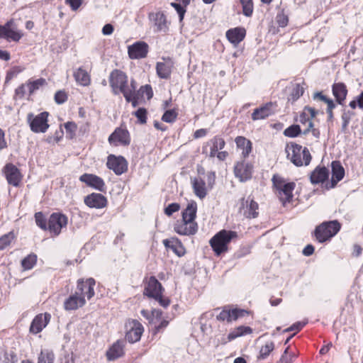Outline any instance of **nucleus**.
<instances>
[{"label": "nucleus", "mask_w": 363, "mask_h": 363, "mask_svg": "<svg viewBox=\"0 0 363 363\" xmlns=\"http://www.w3.org/2000/svg\"><path fill=\"white\" fill-rule=\"evenodd\" d=\"M286 152L287 158L297 167L307 166L311 162V155L307 147L303 148L300 145L291 143L286 145Z\"/></svg>", "instance_id": "1"}, {"label": "nucleus", "mask_w": 363, "mask_h": 363, "mask_svg": "<svg viewBox=\"0 0 363 363\" xmlns=\"http://www.w3.org/2000/svg\"><path fill=\"white\" fill-rule=\"evenodd\" d=\"M237 237L235 231L222 230L210 240L209 243L216 255L219 256L228 251V244Z\"/></svg>", "instance_id": "2"}, {"label": "nucleus", "mask_w": 363, "mask_h": 363, "mask_svg": "<svg viewBox=\"0 0 363 363\" xmlns=\"http://www.w3.org/2000/svg\"><path fill=\"white\" fill-rule=\"evenodd\" d=\"M340 228V223L336 220L325 221L315 228L314 235L319 242L323 243L335 236Z\"/></svg>", "instance_id": "3"}, {"label": "nucleus", "mask_w": 363, "mask_h": 363, "mask_svg": "<svg viewBox=\"0 0 363 363\" xmlns=\"http://www.w3.org/2000/svg\"><path fill=\"white\" fill-rule=\"evenodd\" d=\"M48 116L49 113L47 111L42 112L36 116L32 113H28L27 121L30 125V130L36 133H45L49 128V124L48 123Z\"/></svg>", "instance_id": "4"}, {"label": "nucleus", "mask_w": 363, "mask_h": 363, "mask_svg": "<svg viewBox=\"0 0 363 363\" xmlns=\"http://www.w3.org/2000/svg\"><path fill=\"white\" fill-rule=\"evenodd\" d=\"M109 84L115 95L127 88L128 77L119 69H113L109 76Z\"/></svg>", "instance_id": "5"}, {"label": "nucleus", "mask_w": 363, "mask_h": 363, "mask_svg": "<svg viewBox=\"0 0 363 363\" xmlns=\"http://www.w3.org/2000/svg\"><path fill=\"white\" fill-rule=\"evenodd\" d=\"M239 211L247 219L257 218L259 216V204L250 196L242 198Z\"/></svg>", "instance_id": "6"}, {"label": "nucleus", "mask_w": 363, "mask_h": 363, "mask_svg": "<svg viewBox=\"0 0 363 363\" xmlns=\"http://www.w3.org/2000/svg\"><path fill=\"white\" fill-rule=\"evenodd\" d=\"M108 140L113 146H128L130 143V133L125 128L120 126L109 135Z\"/></svg>", "instance_id": "7"}, {"label": "nucleus", "mask_w": 363, "mask_h": 363, "mask_svg": "<svg viewBox=\"0 0 363 363\" xmlns=\"http://www.w3.org/2000/svg\"><path fill=\"white\" fill-rule=\"evenodd\" d=\"M22 36L23 33L21 31L17 30L13 19L7 21L3 26L0 25V38H3L8 41L13 40L18 42Z\"/></svg>", "instance_id": "8"}, {"label": "nucleus", "mask_w": 363, "mask_h": 363, "mask_svg": "<svg viewBox=\"0 0 363 363\" xmlns=\"http://www.w3.org/2000/svg\"><path fill=\"white\" fill-rule=\"evenodd\" d=\"M67 224V217L60 213H53L48 220V229L54 235H58Z\"/></svg>", "instance_id": "9"}, {"label": "nucleus", "mask_w": 363, "mask_h": 363, "mask_svg": "<svg viewBox=\"0 0 363 363\" xmlns=\"http://www.w3.org/2000/svg\"><path fill=\"white\" fill-rule=\"evenodd\" d=\"M106 166L116 175H121L128 169V162L123 156L110 155L107 158Z\"/></svg>", "instance_id": "10"}, {"label": "nucleus", "mask_w": 363, "mask_h": 363, "mask_svg": "<svg viewBox=\"0 0 363 363\" xmlns=\"http://www.w3.org/2000/svg\"><path fill=\"white\" fill-rule=\"evenodd\" d=\"M2 172L9 184L16 187L19 186L23 176L16 166L12 163H8L4 167Z\"/></svg>", "instance_id": "11"}, {"label": "nucleus", "mask_w": 363, "mask_h": 363, "mask_svg": "<svg viewBox=\"0 0 363 363\" xmlns=\"http://www.w3.org/2000/svg\"><path fill=\"white\" fill-rule=\"evenodd\" d=\"M174 230L180 235L191 236L197 233L198 224L196 222L177 220L174 225Z\"/></svg>", "instance_id": "12"}, {"label": "nucleus", "mask_w": 363, "mask_h": 363, "mask_svg": "<svg viewBox=\"0 0 363 363\" xmlns=\"http://www.w3.org/2000/svg\"><path fill=\"white\" fill-rule=\"evenodd\" d=\"M96 281L93 278H89L86 281L80 279L77 281L76 291L79 295L86 297L88 300L91 298L94 295V286Z\"/></svg>", "instance_id": "13"}, {"label": "nucleus", "mask_w": 363, "mask_h": 363, "mask_svg": "<svg viewBox=\"0 0 363 363\" xmlns=\"http://www.w3.org/2000/svg\"><path fill=\"white\" fill-rule=\"evenodd\" d=\"M162 284L155 277L152 276L145 284L143 294L145 296L155 298L160 297V295L162 294Z\"/></svg>", "instance_id": "14"}, {"label": "nucleus", "mask_w": 363, "mask_h": 363, "mask_svg": "<svg viewBox=\"0 0 363 363\" xmlns=\"http://www.w3.org/2000/svg\"><path fill=\"white\" fill-rule=\"evenodd\" d=\"M130 328L125 334V339L130 343L139 341L144 331L143 325L137 320L129 323Z\"/></svg>", "instance_id": "15"}, {"label": "nucleus", "mask_w": 363, "mask_h": 363, "mask_svg": "<svg viewBox=\"0 0 363 363\" xmlns=\"http://www.w3.org/2000/svg\"><path fill=\"white\" fill-rule=\"evenodd\" d=\"M148 45L143 41H138L128 46V52L130 59H141L148 53Z\"/></svg>", "instance_id": "16"}, {"label": "nucleus", "mask_w": 363, "mask_h": 363, "mask_svg": "<svg viewBox=\"0 0 363 363\" xmlns=\"http://www.w3.org/2000/svg\"><path fill=\"white\" fill-rule=\"evenodd\" d=\"M79 180L87 186L94 188L99 191L104 192L106 190V185L104 180L92 174H84L80 176Z\"/></svg>", "instance_id": "17"}, {"label": "nucleus", "mask_w": 363, "mask_h": 363, "mask_svg": "<svg viewBox=\"0 0 363 363\" xmlns=\"http://www.w3.org/2000/svg\"><path fill=\"white\" fill-rule=\"evenodd\" d=\"M150 20L153 23L155 30L166 33L169 29L167 17L163 12L152 13L149 16Z\"/></svg>", "instance_id": "18"}, {"label": "nucleus", "mask_w": 363, "mask_h": 363, "mask_svg": "<svg viewBox=\"0 0 363 363\" xmlns=\"http://www.w3.org/2000/svg\"><path fill=\"white\" fill-rule=\"evenodd\" d=\"M234 173L240 182H245L252 177V166L244 162H238L234 167Z\"/></svg>", "instance_id": "19"}, {"label": "nucleus", "mask_w": 363, "mask_h": 363, "mask_svg": "<svg viewBox=\"0 0 363 363\" xmlns=\"http://www.w3.org/2000/svg\"><path fill=\"white\" fill-rule=\"evenodd\" d=\"M276 105L272 102H268L264 106L255 108L252 113L253 121L263 120L272 116L275 112Z\"/></svg>", "instance_id": "20"}, {"label": "nucleus", "mask_w": 363, "mask_h": 363, "mask_svg": "<svg viewBox=\"0 0 363 363\" xmlns=\"http://www.w3.org/2000/svg\"><path fill=\"white\" fill-rule=\"evenodd\" d=\"M84 201L89 208H103L107 204L106 198L99 193H92L84 197Z\"/></svg>", "instance_id": "21"}, {"label": "nucleus", "mask_w": 363, "mask_h": 363, "mask_svg": "<svg viewBox=\"0 0 363 363\" xmlns=\"http://www.w3.org/2000/svg\"><path fill=\"white\" fill-rule=\"evenodd\" d=\"M86 303V299L83 296L75 291L74 294L70 295L64 302V308L66 311H74L82 307Z\"/></svg>", "instance_id": "22"}, {"label": "nucleus", "mask_w": 363, "mask_h": 363, "mask_svg": "<svg viewBox=\"0 0 363 363\" xmlns=\"http://www.w3.org/2000/svg\"><path fill=\"white\" fill-rule=\"evenodd\" d=\"M50 318V314L48 313L36 315L30 324V332L33 334L41 332L49 323Z\"/></svg>", "instance_id": "23"}, {"label": "nucleus", "mask_w": 363, "mask_h": 363, "mask_svg": "<svg viewBox=\"0 0 363 363\" xmlns=\"http://www.w3.org/2000/svg\"><path fill=\"white\" fill-rule=\"evenodd\" d=\"M173 62L169 58H163L162 62H157L156 64V72L160 79H169L173 67Z\"/></svg>", "instance_id": "24"}, {"label": "nucleus", "mask_w": 363, "mask_h": 363, "mask_svg": "<svg viewBox=\"0 0 363 363\" xmlns=\"http://www.w3.org/2000/svg\"><path fill=\"white\" fill-rule=\"evenodd\" d=\"M125 341L117 340L114 342L106 352V357L109 361H114L125 354L124 352Z\"/></svg>", "instance_id": "25"}, {"label": "nucleus", "mask_w": 363, "mask_h": 363, "mask_svg": "<svg viewBox=\"0 0 363 363\" xmlns=\"http://www.w3.org/2000/svg\"><path fill=\"white\" fill-rule=\"evenodd\" d=\"M245 313V310L240 309H227L224 308L219 314L216 315V318L220 321L231 322L237 320L238 318L243 316Z\"/></svg>", "instance_id": "26"}, {"label": "nucleus", "mask_w": 363, "mask_h": 363, "mask_svg": "<svg viewBox=\"0 0 363 363\" xmlns=\"http://www.w3.org/2000/svg\"><path fill=\"white\" fill-rule=\"evenodd\" d=\"M329 170L324 166H318L311 173L310 181L313 184L323 183L328 179Z\"/></svg>", "instance_id": "27"}, {"label": "nucleus", "mask_w": 363, "mask_h": 363, "mask_svg": "<svg viewBox=\"0 0 363 363\" xmlns=\"http://www.w3.org/2000/svg\"><path fill=\"white\" fill-rule=\"evenodd\" d=\"M296 184L294 182H288L281 189L277 190L280 201L285 205L289 203L293 198V191L294 190Z\"/></svg>", "instance_id": "28"}, {"label": "nucleus", "mask_w": 363, "mask_h": 363, "mask_svg": "<svg viewBox=\"0 0 363 363\" xmlns=\"http://www.w3.org/2000/svg\"><path fill=\"white\" fill-rule=\"evenodd\" d=\"M333 94L338 104H343L347 94V89L343 82L334 83L332 86Z\"/></svg>", "instance_id": "29"}, {"label": "nucleus", "mask_w": 363, "mask_h": 363, "mask_svg": "<svg viewBox=\"0 0 363 363\" xmlns=\"http://www.w3.org/2000/svg\"><path fill=\"white\" fill-rule=\"evenodd\" d=\"M332 167V187L342 180L345 176V169L339 161H333L331 164Z\"/></svg>", "instance_id": "30"}, {"label": "nucleus", "mask_w": 363, "mask_h": 363, "mask_svg": "<svg viewBox=\"0 0 363 363\" xmlns=\"http://www.w3.org/2000/svg\"><path fill=\"white\" fill-rule=\"evenodd\" d=\"M194 192L196 196L202 199L207 195V189L205 182L200 177H194L191 179Z\"/></svg>", "instance_id": "31"}, {"label": "nucleus", "mask_w": 363, "mask_h": 363, "mask_svg": "<svg viewBox=\"0 0 363 363\" xmlns=\"http://www.w3.org/2000/svg\"><path fill=\"white\" fill-rule=\"evenodd\" d=\"M245 35V30L241 28H235L230 29L226 32V38L228 40L234 45H238L240 43Z\"/></svg>", "instance_id": "32"}, {"label": "nucleus", "mask_w": 363, "mask_h": 363, "mask_svg": "<svg viewBox=\"0 0 363 363\" xmlns=\"http://www.w3.org/2000/svg\"><path fill=\"white\" fill-rule=\"evenodd\" d=\"M197 204L195 201L189 203L186 208L182 211V219L185 221L195 222L196 216Z\"/></svg>", "instance_id": "33"}, {"label": "nucleus", "mask_w": 363, "mask_h": 363, "mask_svg": "<svg viewBox=\"0 0 363 363\" xmlns=\"http://www.w3.org/2000/svg\"><path fill=\"white\" fill-rule=\"evenodd\" d=\"M74 77L77 83L84 86H88L91 82L89 74L82 67L78 68L74 72Z\"/></svg>", "instance_id": "34"}, {"label": "nucleus", "mask_w": 363, "mask_h": 363, "mask_svg": "<svg viewBox=\"0 0 363 363\" xmlns=\"http://www.w3.org/2000/svg\"><path fill=\"white\" fill-rule=\"evenodd\" d=\"M318 111L310 106H305L303 112L299 116V122L303 125H308L310 121L315 117Z\"/></svg>", "instance_id": "35"}, {"label": "nucleus", "mask_w": 363, "mask_h": 363, "mask_svg": "<svg viewBox=\"0 0 363 363\" xmlns=\"http://www.w3.org/2000/svg\"><path fill=\"white\" fill-rule=\"evenodd\" d=\"M235 143L238 148L242 149V155L244 157L249 155L252 151L251 142L244 137L238 136L235 138Z\"/></svg>", "instance_id": "36"}, {"label": "nucleus", "mask_w": 363, "mask_h": 363, "mask_svg": "<svg viewBox=\"0 0 363 363\" xmlns=\"http://www.w3.org/2000/svg\"><path fill=\"white\" fill-rule=\"evenodd\" d=\"M209 145H211L209 156L214 157L216 153L218 152V150H222L225 147V143L222 138L216 136L210 140Z\"/></svg>", "instance_id": "37"}, {"label": "nucleus", "mask_w": 363, "mask_h": 363, "mask_svg": "<svg viewBox=\"0 0 363 363\" xmlns=\"http://www.w3.org/2000/svg\"><path fill=\"white\" fill-rule=\"evenodd\" d=\"M47 84L46 80L43 78H39L35 80H28L27 82L28 95L30 96L40 87Z\"/></svg>", "instance_id": "38"}, {"label": "nucleus", "mask_w": 363, "mask_h": 363, "mask_svg": "<svg viewBox=\"0 0 363 363\" xmlns=\"http://www.w3.org/2000/svg\"><path fill=\"white\" fill-rule=\"evenodd\" d=\"M55 357V354L51 350H42L38 357V363H53Z\"/></svg>", "instance_id": "39"}, {"label": "nucleus", "mask_w": 363, "mask_h": 363, "mask_svg": "<svg viewBox=\"0 0 363 363\" xmlns=\"http://www.w3.org/2000/svg\"><path fill=\"white\" fill-rule=\"evenodd\" d=\"M37 262V256L35 254H30L21 261L22 267L28 270L32 269Z\"/></svg>", "instance_id": "40"}, {"label": "nucleus", "mask_w": 363, "mask_h": 363, "mask_svg": "<svg viewBox=\"0 0 363 363\" xmlns=\"http://www.w3.org/2000/svg\"><path fill=\"white\" fill-rule=\"evenodd\" d=\"M303 88L300 84H297L293 87L288 97V100L294 102L303 95Z\"/></svg>", "instance_id": "41"}, {"label": "nucleus", "mask_w": 363, "mask_h": 363, "mask_svg": "<svg viewBox=\"0 0 363 363\" xmlns=\"http://www.w3.org/2000/svg\"><path fill=\"white\" fill-rule=\"evenodd\" d=\"M242 8V13L247 17H250L254 11L252 0H240Z\"/></svg>", "instance_id": "42"}, {"label": "nucleus", "mask_w": 363, "mask_h": 363, "mask_svg": "<svg viewBox=\"0 0 363 363\" xmlns=\"http://www.w3.org/2000/svg\"><path fill=\"white\" fill-rule=\"evenodd\" d=\"M301 133L299 125L294 124L286 128L284 131V135L289 138L297 137Z\"/></svg>", "instance_id": "43"}, {"label": "nucleus", "mask_w": 363, "mask_h": 363, "mask_svg": "<svg viewBox=\"0 0 363 363\" xmlns=\"http://www.w3.org/2000/svg\"><path fill=\"white\" fill-rule=\"evenodd\" d=\"M274 345L273 342H267L263 345L259 351V358L265 359L269 354V353L274 350Z\"/></svg>", "instance_id": "44"}, {"label": "nucleus", "mask_w": 363, "mask_h": 363, "mask_svg": "<svg viewBox=\"0 0 363 363\" xmlns=\"http://www.w3.org/2000/svg\"><path fill=\"white\" fill-rule=\"evenodd\" d=\"M13 238L14 235L12 232L2 235L0 238V250H4L5 247L9 245Z\"/></svg>", "instance_id": "45"}, {"label": "nucleus", "mask_w": 363, "mask_h": 363, "mask_svg": "<svg viewBox=\"0 0 363 363\" xmlns=\"http://www.w3.org/2000/svg\"><path fill=\"white\" fill-rule=\"evenodd\" d=\"M177 117V113L174 109L167 110L162 116V120L166 123H173Z\"/></svg>", "instance_id": "46"}, {"label": "nucleus", "mask_w": 363, "mask_h": 363, "mask_svg": "<svg viewBox=\"0 0 363 363\" xmlns=\"http://www.w3.org/2000/svg\"><path fill=\"white\" fill-rule=\"evenodd\" d=\"M35 220L36 225L43 230H46L47 220L42 212H38L35 214Z\"/></svg>", "instance_id": "47"}, {"label": "nucleus", "mask_w": 363, "mask_h": 363, "mask_svg": "<svg viewBox=\"0 0 363 363\" xmlns=\"http://www.w3.org/2000/svg\"><path fill=\"white\" fill-rule=\"evenodd\" d=\"M353 116H354V113L350 111H345L342 114V117H341L342 121V130L343 131H345L347 129V128L350 123V121Z\"/></svg>", "instance_id": "48"}, {"label": "nucleus", "mask_w": 363, "mask_h": 363, "mask_svg": "<svg viewBox=\"0 0 363 363\" xmlns=\"http://www.w3.org/2000/svg\"><path fill=\"white\" fill-rule=\"evenodd\" d=\"M58 363H75L72 352H64L58 359Z\"/></svg>", "instance_id": "49"}, {"label": "nucleus", "mask_w": 363, "mask_h": 363, "mask_svg": "<svg viewBox=\"0 0 363 363\" xmlns=\"http://www.w3.org/2000/svg\"><path fill=\"white\" fill-rule=\"evenodd\" d=\"M138 91H140L141 98H143L144 95L147 96V99H150L153 96L152 89L150 84L142 86Z\"/></svg>", "instance_id": "50"}, {"label": "nucleus", "mask_w": 363, "mask_h": 363, "mask_svg": "<svg viewBox=\"0 0 363 363\" xmlns=\"http://www.w3.org/2000/svg\"><path fill=\"white\" fill-rule=\"evenodd\" d=\"M134 115L137 117L138 121L141 124H145L147 122V111L145 108H139Z\"/></svg>", "instance_id": "51"}, {"label": "nucleus", "mask_w": 363, "mask_h": 363, "mask_svg": "<svg viewBox=\"0 0 363 363\" xmlns=\"http://www.w3.org/2000/svg\"><path fill=\"white\" fill-rule=\"evenodd\" d=\"M67 100V95L65 91L59 90L55 94V101L57 104H62Z\"/></svg>", "instance_id": "52"}, {"label": "nucleus", "mask_w": 363, "mask_h": 363, "mask_svg": "<svg viewBox=\"0 0 363 363\" xmlns=\"http://www.w3.org/2000/svg\"><path fill=\"white\" fill-rule=\"evenodd\" d=\"M120 93L123 94L127 102H131L137 95H140V91L133 92L128 90L127 88L120 91Z\"/></svg>", "instance_id": "53"}, {"label": "nucleus", "mask_w": 363, "mask_h": 363, "mask_svg": "<svg viewBox=\"0 0 363 363\" xmlns=\"http://www.w3.org/2000/svg\"><path fill=\"white\" fill-rule=\"evenodd\" d=\"M272 181L277 191L281 189L283 186L286 185V184L285 183L284 179L279 175H274L272 179Z\"/></svg>", "instance_id": "54"}, {"label": "nucleus", "mask_w": 363, "mask_h": 363, "mask_svg": "<svg viewBox=\"0 0 363 363\" xmlns=\"http://www.w3.org/2000/svg\"><path fill=\"white\" fill-rule=\"evenodd\" d=\"M171 6L177 11L179 14V21H182L186 13V9L180 4L176 2L171 3Z\"/></svg>", "instance_id": "55"}, {"label": "nucleus", "mask_w": 363, "mask_h": 363, "mask_svg": "<svg viewBox=\"0 0 363 363\" xmlns=\"http://www.w3.org/2000/svg\"><path fill=\"white\" fill-rule=\"evenodd\" d=\"M180 206L177 203H172L169 204L164 209V213L167 216H172L174 213L178 211Z\"/></svg>", "instance_id": "56"}, {"label": "nucleus", "mask_w": 363, "mask_h": 363, "mask_svg": "<svg viewBox=\"0 0 363 363\" xmlns=\"http://www.w3.org/2000/svg\"><path fill=\"white\" fill-rule=\"evenodd\" d=\"M28 93L27 83L21 84L15 90V94L19 99H22Z\"/></svg>", "instance_id": "57"}, {"label": "nucleus", "mask_w": 363, "mask_h": 363, "mask_svg": "<svg viewBox=\"0 0 363 363\" xmlns=\"http://www.w3.org/2000/svg\"><path fill=\"white\" fill-rule=\"evenodd\" d=\"M175 244L172 250L178 256L181 257L184 254V250L178 239H175Z\"/></svg>", "instance_id": "58"}, {"label": "nucleus", "mask_w": 363, "mask_h": 363, "mask_svg": "<svg viewBox=\"0 0 363 363\" xmlns=\"http://www.w3.org/2000/svg\"><path fill=\"white\" fill-rule=\"evenodd\" d=\"M307 320L296 322L290 326V329H292V330L295 331L296 333L300 331L307 324Z\"/></svg>", "instance_id": "59"}, {"label": "nucleus", "mask_w": 363, "mask_h": 363, "mask_svg": "<svg viewBox=\"0 0 363 363\" xmlns=\"http://www.w3.org/2000/svg\"><path fill=\"white\" fill-rule=\"evenodd\" d=\"M169 325V321L167 320H162L160 323L155 326V333H161L163 332L164 330Z\"/></svg>", "instance_id": "60"}, {"label": "nucleus", "mask_w": 363, "mask_h": 363, "mask_svg": "<svg viewBox=\"0 0 363 363\" xmlns=\"http://www.w3.org/2000/svg\"><path fill=\"white\" fill-rule=\"evenodd\" d=\"M72 11H77L82 4V0H65Z\"/></svg>", "instance_id": "61"}, {"label": "nucleus", "mask_w": 363, "mask_h": 363, "mask_svg": "<svg viewBox=\"0 0 363 363\" xmlns=\"http://www.w3.org/2000/svg\"><path fill=\"white\" fill-rule=\"evenodd\" d=\"M277 21L280 27H285L288 23V17L284 14H279L277 16Z\"/></svg>", "instance_id": "62"}, {"label": "nucleus", "mask_w": 363, "mask_h": 363, "mask_svg": "<svg viewBox=\"0 0 363 363\" xmlns=\"http://www.w3.org/2000/svg\"><path fill=\"white\" fill-rule=\"evenodd\" d=\"M155 300H157L160 305L164 308H167L169 303L170 301L168 298L162 296V294L160 295V297H155Z\"/></svg>", "instance_id": "63"}, {"label": "nucleus", "mask_w": 363, "mask_h": 363, "mask_svg": "<svg viewBox=\"0 0 363 363\" xmlns=\"http://www.w3.org/2000/svg\"><path fill=\"white\" fill-rule=\"evenodd\" d=\"M113 30H114V28H113V25L111 23H107L103 27L102 33L104 35H109L113 33Z\"/></svg>", "instance_id": "64"}]
</instances>
